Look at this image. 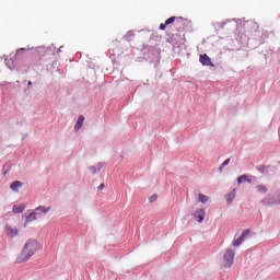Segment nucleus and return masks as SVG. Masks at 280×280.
Wrapping results in <instances>:
<instances>
[{"label": "nucleus", "mask_w": 280, "mask_h": 280, "mask_svg": "<svg viewBox=\"0 0 280 280\" xmlns=\"http://www.w3.org/2000/svg\"><path fill=\"white\" fill-rule=\"evenodd\" d=\"M38 250V241L30 238L24 245L20 256L16 258L18 264H23V261H27L30 257Z\"/></svg>", "instance_id": "obj_1"}, {"label": "nucleus", "mask_w": 280, "mask_h": 280, "mask_svg": "<svg viewBox=\"0 0 280 280\" xmlns=\"http://www.w3.org/2000/svg\"><path fill=\"white\" fill-rule=\"evenodd\" d=\"M172 23H175V25H185V19L183 18H176V16H171L168 18L165 23L160 24V30L162 32H165L167 28V25H172Z\"/></svg>", "instance_id": "obj_2"}, {"label": "nucleus", "mask_w": 280, "mask_h": 280, "mask_svg": "<svg viewBox=\"0 0 280 280\" xmlns=\"http://www.w3.org/2000/svg\"><path fill=\"white\" fill-rule=\"evenodd\" d=\"M233 259H235V252L233 249H228L223 255V268H231V266H233Z\"/></svg>", "instance_id": "obj_3"}, {"label": "nucleus", "mask_w": 280, "mask_h": 280, "mask_svg": "<svg viewBox=\"0 0 280 280\" xmlns=\"http://www.w3.org/2000/svg\"><path fill=\"white\" fill-rule=\"evenodd\" d=\"M264 205H280V190L275 195H269L262 200Z\"/></svg>", "instance_id": "obj_4"}, {"label": "nucleus", "mask_w": 280, "mask_h": 280, "mask_svg": "<svg viewBox=\"0 0 280 280\" xmlns=\"http://www.w3.org/2000/svg\"><path fill=\"white\" fill-rule=\"evenodd\" d=\"M4 232H5V235L11 238H14L19 235V229L12 225H5Z\"/></svg>", "instance_id": "obj_5"}, {"label": "nucleus", "mask_w": 280, "mask_h": 280, "mask_svg": "<svg viewBox=\"0 0 280 280\" xmlns=\"http://www.w3.org/2000/svg\"><path fill=\"white\" fill-rule=\"evenodd\" d=\"M207 215V212L205 211V209H198L195 213H194V219L199 222L202 223L205 222V217Z\"/></svg>", "instance_id": "obj_6"}, {"label": "nucleus", "mask_w": 280, "mask_h": 280, "mask_svg": "<svg viewBox=\"0 0 280 280\" xmlns=\"http://www.w3.org/2000/svg\"><path fill=\"white\" fill-rule=\"evenodd\" d=\"M199 62L206 67H213L211 63V58L207 54L200 55Z\"/></svg>", "instance_id": "obj_7"}, {"label": "nucleus", "mask_w": 280, "mask_h": 280, "mask_svg": "<svg viewBox=\"0 0 280 280\" xmlns=\"http://www.w3.org/2000/svg\"><path fill=\"white\" fill-rule=\"evenodd\" d=\"M250 233V230H245L241 236L234 241L233 246H241L242 242H244V240H246L247 235Z\"/></svg>", "instance_id": "obj_8"}, {"label": "nucleus", "mask_w": 280, "mask_h": 280, "mask_svg": "<svg viewBox=\"0 0 280 280\" xmlns=\"http://www.w3.org/2000/svg\"><path fill=\"white\" fill-rule=\"evenodd\" d=\"M242 183L250 184V183H253V179L248 175H241V176L237 177V184L242 185Z\"/></svg>", "instance_id": "obj_9"}, {"label": "nucleus", "mask_w": 280, "mask_h": 280, "mask_svg": "<svg viewBox=\"0 0 280 280\" xmlns=\"http://www.w3.org/2000/svg\"><path fill=\"white\" fill-rule=\"evenodd\" d=\"M21 187H23V183L15 180L10 185V189H12V191H19V189H21Z\"/></svg>", "instance_id": "obj_10"}, {"label": "nucleus", "mask_w": 280, "mask_h": 280, "mask_svg": "<svg viewBox=\"0 0 280 280\" xmlns=\"http://www.w3.org/2000/svg\"><path fill=\"white\" fill-rule=\"evenodd\" d=\"M83 124H84V116L81 115V116H79V118L77 120V124L74 126V130H77V131L80 130V128H82Z\"/></svg>", "instance_id": "obj_11"}, {"label": "nucleus", "mask_w": 280, "mask_h": 280, "mask_svg": "<svg viewBox=\"0 0 280 280\" xmlns=\"http://www.w3.org/2000/svg\"><path fill=\"white\" fill-rule=\"evenodd\" d=\"M34 220H36V212H31L27 217H26V221L24 223V226H27L28 222H34Z\"/></svg>", "instance_id": "obj_12"}, {"label": "nucleus", "mask_w": 280, "mask_h": 280, "mask_svg": "<svg viewBox=\"0 0 280 280\" xmlns=\"http://www.w3.org/2000/svg\"><path fill=\"white\" fill-rule=\"evenodd\" d=\"M233 200H235V189L226 195V202H233Z\"/></svg>", "instance_id": "obj_13"}, {"label": "nucleus", "mask_w": 280, "mask_h": 280, "mask_svg": "<svg viewBox=\"0 0 280 280\" xmlns=\"http://www.w3.org/2000/svg\"><path fill=\"white\" fill-rule=\"evenodd\" d=\"M13 213H23V211H25L24 207L21 206H13Z\"/></svg>", "instance_id": "obj_14"}, {"label": "nucleus", "mask_w": 280, "mask_h": 280, "mask_svg": "<svg viewBox=\"0 0 280 280\" xmlns=\"http://www.w3.org/2000/svg\"><path fill=\"white\" fill-rule=\"evenodd\" d=\"M256 189L259 191V194H266V191H268V188L264 185L256 186Z\"/></svg>", "instance_id": "obj_15"}, {"label": "nucleus", "mask_w": 280, "mask_h": 280, "mask_svg": "<svg viewBox=\"0 0 280 280\" xmlns=\"http://www.w3.org/2000/svg\"><path fill=\"white\" fill-rule=\"evenodd\" d=\"M198 198H199V202H202L203 205L205 202L209 201V197L207 195L199 194Z\"/></svg>", "instance_id": "obj_16"}, {"label": "nucleus", "mask_w": 280, "mask_h": 280, "mask_svg": "<svg viewBox=\"0 0 280 280\" xmlns=\"http://www.w3.org/2000/svg\"><path fill=\"white\" fill-rule=\"evenodd\" d=\"M51 208H46L45 206H39L35 209V211H42L43 213H47Z\"/></svg>", "instance_id": "obj_17"}, {"label": "nucleus", "mask_w": 280, "mask_h": 280, "mask_svg": "<svg viewBox=\"0 0 280 280\" xmlns=\"http://www.w3.org/2000/svg\"><path fill=\"white\" fill-rule=\"evenodd\" d=\"M229 163H231V159H226L222 165L220 166V171L222 172V167H226V165H229Z\"/></svg>", "instance_id": "obj_18"}, {"label": "nucleus", "mask_w": 280, "mask_h": 280, "mask_svg": "<svg viewBox=\"0 0 280 280\" xmlns=\"http://www.w3.org/2000/svg\"><path fill=\"white\" fill-rule=\"evenodd\" d=\"M90 172H92V174H96L97 168L95 166H90Z\"/></svg>", "instance_id": "obj_19"}, {"label": "nucleus", "mask_w": 280, "mask_h": 280, "mask_svg": "<svg viewBox=\"0 0 280 280\" xmlns=\"http://www.w3.org/2000/svg\"><path fill=\"white\" fill-rule=\"evenodd\" d=\"M158 198H159V196L153 195V196L150 198V202H154V200H156Z\"/></svg>", "instance_id": "obj_20"}, {"label": "nucleus", "mask_w": 280, "mask_h": 280, "mask_svg": "<svg viewBox=\"0 0 280 280\" xmlns=\"http://www.w3.org/2000/svg\"><path fill=\"white\" fill-rule=\"evenodd\" d=\"M104 187H106L104 184H101L100 186H98V190L100 191H102V190H104Z\"/></svg>", "instance_id": "obj_21"}, {"label": "nucleus", "mask_w": 280, "mask_h": 280, "mask_svg": "<svg viewBox=\"0 0 280 280\" xmlns=\"http://www.w3.org/2000/svg\"><path fill=\"white\" fill-rule=\"evenodd\" d=\"M19 51H25V48H20V49L18 50V54H19Z\"/></svg>", "instance_id": "obj_22"}, {"label": "nucleus", "mask_w": 280, "mask_h": 280, "mask_svg": "<svg viewBox=\"0 0 280 280\" xmlns=\"http://www.w3.org/2000/svg\"><path fill=\"white\" fill-rule=\"evenodd\" d=\"M264 168H265V167L262 166V167H260V168H258V170H259L260 172H264Z\"/></svg>", "instance_id": "obj_23"}, {"label": "nucleus", "mask_w": 280, "mask_h": 280, "mask_svg": "<svg viewBox=\"0 0 280 280\" xmlns=\"http://www.w3.org/2000/svg\"><path fill=\"white\" fill-rule=\"evenodd\" d=\"M28 85H32V82H31V81L28 82Z\"/></svg>", "instance_id": "obj_24"}]
</instances>
